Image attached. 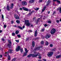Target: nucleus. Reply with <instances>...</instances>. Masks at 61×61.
Instances as JSON below:
<instances>
[{"label": "nucleus", "mask_w": 61, "mask_h": 61, "mask_svg": "<svg viewBox=\"0 0 61 61\" xmlns=\"http://www.w3.org/2000/svg\"><path fill=\"white\" fill-rule=\"evenodd\" d=\"M40 55V54L39 53H38V52H34V54H32L28 55V56L27 57H30V56H32V57H36L37 56H39Z\"/></svg>", "instance_id": "obj_1"}, {"label": "nucleus", "mask_w": 61, "mask_h": 61, "mask_svg": "<svg viewBox=\"0 0 61 61\" xmlns=\"http://www.w3.org/2000/svg\"><path fill=\"white\" fill-rule=\"evenodd\" d=\"M25 25L27 26H29L31 25V23H29V20H25Z\"/></svg>", "instance_id": "obj_2"}, {"label": "nucleus", "mask_w": 61, "mask_h": 61, "mask_svg": "<svg viewBox=\"0 0 61 61\" xmlns=\"http://www.w3.org/2000/svg\"><path fill=\"white\" fill-rule=\"evenodd\" d=\"M25 53L23 55V56H25L27 54V52H28V50L26 48H25Z\"/></svg>", "instance_id": "obj_3"}, {"label": "nucleus", "mask_w": 61, "mask_h": 61, "mask_svg": "<svg viewBox=\"0 0 61 61\" xmlns=\"http://www.w3.org/2000/svg\"><path fill=\"white\" fill-rule=\"evenodd\" d=\"M56 32V29H52L51 30V35L54 34Z\"/></svg>", "instance_id": "obj_4"}, {"label": "nucleus", "mask_w": 61, "mask_h": 61, "mask_svg": "<svg viewBox=\"0 0 61 61\" xmlns=\"http://www.w3.org/2000/svg\"><path fill=\"white\" fill-rule=\"evenodd\" d=\"M53 54V52H50L48 53L47 54L48 56L49 57H50L51 56H52Z\"/></svg>", "instance_id": "obj_5"}, {"label": "nucleus", "mask_w": 61, "mask_h": 61, "mask_svg": "<svg viewBox=\"0 0 61 61\" xmlns=\"http://www.w3.org/2000/svg\"><path fill=\"white\" fill-rule=\"evenodd\" d=\"M8 42H9V44L8 45H7V46L9 47L11 46V41H10L9 40H8Z\"/></svg>", "instance_id": "obj_6"}, {"label": "nucleus", "mask_w": 61, "mask_h": 61, "mask_svg": "<svg viewBox=\"0 0 61 61\" xmlns=\"http://www.w3.org/2000/svg\"><path fill=\"white\" fill-rule=\"evenodd\" d=\"M20 46H18L16 47V52H18V51H19V50H20Z\"/></svg>", "instance_id": "obj_7"}, {"label": "nucleus", "mask_w": 61, "mask_h": 61, "mask_svg": "<svg viewBox=\"0 0 61 61\" xmlns=\"http://www.w3.org/2000/svg\"><path fill=\"white\" fill-rule=\"evenodd\" d=\"M50 36H51V35L49 34H47L46 36V38L47 39H48V38H49L50 37Z\"/></svg>", "instance_id": "obj_8"}, {"label": "nucleus", "mask_w": 61, "mask_h": 61, "mask_svg": "<svg viewBox=\"0 0 61 61\" xmlns=\"http://www.w3.org/2000/svg\"><path fill=\"white\" fill-rule=\"evenodd\" d=\"M50 3V1L48 0L46 4V6H49V5Z\"/></svg>", "instance_id": "obj_9"}, {"label": "nucleus", "mask_w": 61, "mask_h": 61, "mask_svg": "<svg viewBox=\"0 0 61 61\" xmlns=\"http://www.w3.org/2000/svg\"><path fill=\"white\" fill-rule=\"evenodd\" d=\"M14 17L16 19H19V17L18 16V15L15 14V15H14Z\"/></svg>", "instance_id": "obj_10"}, {"label": "nucleus", "mask_w": 61, "mask_h": 61, "mask_svg": "<svg viewBox=\"0 0 61 61\" xmlns=\"http://www.w3.org/2000/svg\"><path fill=\"white\" fill-rule=\"evenodd\" d=\"M37 35V30H36L34 33V36H36Z\"/></svg>", "instance_id": "obj_11"}, {"label": "nucleus", "mask_w": 61, "mask_h": 61, "mask_svg": "<svg viewBox=\"0 0 61 61\" xmlns=\"http://www.w3.org/2000/svg\"><path fill=\"white\" fill-rule=\"evenodd\" d=\"M41 47H38L37 48H36L35 50H39L40 49V48H41Z\"/></svg>", "instance_id": "obj_12"}, {"label": "nucleus", "mask_w": 61, "mask_h": 61, "mask_svg": "<svg viewBox=\"0 0 61 61\" xmlns=\"http://www.w3.org/2000/svg\"><path fill=\"white\" fill-rule=\"evenodd\" d=\"M22 4L23 5H27V3L25 2H22Z\"/></svg>", "instance_id": "obj_13"}, {"label": "nucleus", "mask_w": 61, "mask_h": 61, "mask_svg": "<svg viewBox=\"0 0 61 61\" xmlns=\"http://www.w3.org/2000/svg\"><path fill=\"white\" fill-rule=\"evenodd\" d=\"M22 8L24 10L26 11H28V9L24 7H23Z\"/></svg>", "instance_id": "obj_14"}, {"label": "nucleus", "mask_w": 61, "mask_h": 61, "mask_svg": "<svg viewBox=\"0 0 61 61\" xmlns=\"http://www.w3.org/2000/svg\"><path fill=\"white\" fill-rule=\"evenodd\" d=\"M13 6H14V4H11L10 5V9H13Z\"/></svg>", "instance_id": "obj_15"}, {"label": "nucleus", "mask_w": 61, "mask_h": 61, "mask_svg": "<svg viewBox=\"0 0 61 61\" xmlns=\"http://www.w3.org/2000/svg\"><path fill=\"white\" fill-rule=\"evenodd\" d=\"M8 52H6L5 53V55H4L5 56H7V55H8Z\"/></svg>", "instance_id": "obj_16"}, {"label": "nucleus", "mask_w": 61, "mask_h": 61, "mask_svg": "<svg viewBox=\"0 0 61 61\" xmlns=\"http://www.w3.org/2000/svg\"><path fill=\"white\" fill-rule=\"evenodd\" d=\"M34 2V0H30L29 1V3L30 4L33 3Z\"/></svg>", "instance_id": "obj_17"}, {"label": "nucleus", "mask_w": 61, "mask_h": 61, "mask_svg": "<svg viewBox=\"0 0 61 61\" xmlns=\"http://www.w3.org/2000/svg\"><path fill=\"white\" fill-rule=\"evenodd\" d=\"M7 10L8 11H10V8H9V5H7Z\"/></svg>", "instance_id": "obj_18"}, {"label": "nucleus", "mask_w": 61, "mask_h": 61, "mask_svg": "<svg viewBox=\"0 0 61 61\" xmlns=\"http://www.w3.org/2000/svg\"><path fill=\"white\" fill-rule=\"evenodd\" d=\"M35 42H34V41L32 42V46H33V47H34V46H35Z\"/></svg>", "instance_id": "obj_19"}, {"label": "nucleus", "mask_w": 61, "mask_h": 61, "mask_svg": "<svg viewBox=\"0 0 61 61\" xmlns=\"http://www.w3.org/2000/svg\"><path fill=\"white\" fill-rule=\"evenodd\" d=\"M40 18L38 19L37 20H36V21H37L36 24H37L38 22H39V21H40Z\"/></svg>", "instance_id": "obj_20"}, {"label": "nucleus", "mask_w": 61, "mask_h": 61, "mask_svg": "<svg viewBox=\"0 0 61 61\" xmlns=\"http://www.w3.org/2000/svg\"><path fill=\"white\" fill-rule=\"evenodd\" d=\"M46 7H44V8H43V10H42L41 12H44V11H45V10L46 9Z\"/></svg>", "instance_id": "obj_21"}, {"label": "nucleus", "mask_w": 61, "mask_h": 61, "mask_svg": "<svg viewBox=\"0 0 61 61\" xmlns=\"http://www.w3.org/2000/svg\"><path fill=\"white\" fill-rule=\"evenodd\" d=\"M9 53H10V54H11L12 53V52H13V50H10L9 51Z\"/></svg>", "instance_id": "obj_22"}, {"label": "nucleus", "mask_w": 61, "mask_h": 61, "mask_svg": "<svg viewBox=\"0 0 61 61\" xmlns=\"http://www.w3.org/2000/svg\"><path fill=\"white\" fill-rule=\"evenodd\" d=\"M61 56L60 55L56 57V58H59Z\"/></svg>", "instance_id": "obj_23"}, {"label": "nucleus", "mask_w": 61, "mask_h": 61, "mask_svg": "<svg viewBox=\"0 0 61 61\" xmlns=\"http://www.w3.org/2000/svg\"><path fill=\"white\" fill-rule=\"evenodd\" d=\"M15 33L16 34H18L19 33V31L18 30H17L15 31Z\"/></svg>", "instance_id": "obj_24"}, {"label": "nucleus", "mask_w": 61, "mask_h": 61, "mask_svg": "<svg viewBox=\"0 0 61 61\" xmlns=\"http://www.w3.org/2000/svg\"><path fill=\"white\" fill-rule=\"evenodd\" d=\"M1 18L2 20H4V15L2 14H1Z\"/></svg>", "instance_id": "obj_25"}, {"label": "nucleus", "mask_w": 61, "mask_h": 61, "mask_svg": "<svg viewBox=\"0 0 61 61\" xmlns=\"http://www.w3.org/2000/svg\"><path fill=\"white\" fill-rule=\"evenodd\" d=\"M10 58H11L10 57V55H8V60H10Z\"/></svg>", "instance_id": "obj_26"}, {"label": "nucleus", "mask_w": 61, "mask_h": 61, "mask_svg": "<svg viewBox=\"0 0 61 61\" xmlns=\"http://www.w3.org/2000/svg\"><path fill=\"white\" fill-rule=\"evenodd\" d=\"M18 27H19V29H21V30H22L23 28H22V27H21L19 26H18Z\"/></svg>", "instance_id": "obj_27"}, {"label": "nucleus", "mask_w": 61, "mask_h": 61, "mask_svg": "<svg viewBox=\"0 0 61 61\" xmlns=\"http://www.w3.org/2000/svg\"><path fill=\"white\" fill-rule=\"evenodd\" d=\"M16 22L17 23L19 24V23H20V21H19L18 20H16Z\"/></svg>", "instance_id": "obj_28"}, {"label": "nucleus", "mask_w": 61, "mask_h": 61, "mask_svg": "<svg viewBox=\"0 0 61 61\" xmlns=\"http://www.w3.org/2000/svg\"><path fill=\"white\" fill-rule=\"evenodd\" d=\"M41 45H43V44H44V42L43 41H42L41 42Z\"/></svg>", "instance_id": "obj_29"}, {"label": "nucleus", "mask_w": 61, "mask_h": 61, "mask_svg": "<svg viewBox=\"0 0 61 61\" xmlns=\"http://www.w3.org/2000/svg\"><path fill=\"white\" fill-rule=\"evenodd\" d=\"M46 46H47L48 45V42L47 41H46Z\"/></svg>", "instance_id": "obj_30"}, {"label": "nucleus", "mask_w": 61, "mask_h": 61, "mask_svg": "<svg viewBox=\"0 0 61 61\" xmlns=\"http://www.w3.org/2000/svg\"><path fill=\"white\" fill-rule=\"evenodd\" d=\"M12 36H15V33H13L12 34Z\"/></svg>", "instance_id": "obj_31"}, {"label": "nucleus", "mask_w": 61, "mask_h": 61, "mask_svg": "<svg viewBox=\"0 0 61 61\" xmlns=\"http://www.w3.org/2000/svg\"><path fill=\"white\" fill-rule=\"evenodd\" d=\"M17 36L19 38H20L21 37V35H17Z\"/></svg>", "instance_id": "obj_32"}, {"label": "nucleus", "mask_w": 61, "mask_h": 61, "mask_svg": "<svg viewBox=\"0 0 61 61\" xmlns=\"http://www.w3.org/2000/svg\"><path fill=\"white\" fill-rule=\"evenodd\" d=\"M33 11L31 12L30 13H29V15H31V14H32V13H33Z\"/></svg>", "instance_id": "obj_33"}, {"label": "nucleus", "mask_w": 61, "mask_h": 61, "mask_svg": "<svg viewBox=\"0 0 61 61\" xmlns=\"http://www.w3.org/2000/svg\"><path fill=\"white\" fill-rule=\"evenodd\" d=\"M56 22L57 23H59V20H56Z\"/></svg>", "instance_id": "obj_34"}, {"label": "nucleus", "mask_w": 61, "mask_h": 61, "mask_svg": "<svg viewBox=\"0 0 61 61\" xmlns=\"http://www.w3.org/2000/svg\"><path fill=\"white\" fill-rule=\"evenodd\" d=\"M57 3L59 4H60V1L59 0H57Z\"/></svg>", "instance_id": "obj_35"}, {"label": "nucleus", "mask_w": 61, "mask_h": 61, "mask_svg": "<svg viewBox=\"0 0 61 61\" xmlns=\"http://www.w3.org/2000/svg\"><path fill=\"white\" fill-rule=\"evenodd\" d=\"M59 12L60 13H61V7L59 8Z\"/></svg>", "instance_id": "obj_36"}, {"label": "nucleus", "mask_w": 61, "mask_h": 61, "mask_svg": "<svg viewBox=\"0 0 61 61\" xmlns=\"http://www.w3.org/2000/svg\"><path fill=\"white\" fill-rule=\"evenodd\" d=\"M35 10H39V8H37L36 9H35Z\"/></svg>", "instance_id": "obj_37"}, {"label": "nucleus", "mask_w": 61, "mask_h": 61, "mask_svg": "<svg viewBox=\"0 0 61 61\" xmlns=\"http://www.w3.org/2000/svg\"><path fill=\"white\" fill-rule=\"evenodd\" d=\"M6 25H4V28H6Z\"/></svg>", "instance_id": "obj_38"}, {"label": "nucleus", "mask_w": 61, "mask_h": 61, "mask_svg": "<svg viewBox=\"0 0 61 61\" xmlns=\"http://www.w3.org/2000/svg\"><path fill=\"white\" fill-rule=\"evenodd\" d=\"M15 41L17 43H18L19 42V40H15Z\"/></svg>", "instance_id": "obj_39"}, {"label": "nucleus", "mask_w": 61, "mask_h": 61, "mask_svg": "<svg viewBox=\"0 0 61 61\" xmlns=\"http://www.w3.org/2000/svg\"><path fill=\"white\" fill-rule=\"evenodd\" d=\"M53 45L51 44L50 45V47H53Z\"/></svg>", "instance_id": "obj_40"}, {"label": "nucleus", "mask_w": 61, "mask_h": 61, "mask_svg": "<svg viewBox=\"0 0 61 61\" xmlns=\"http://www.w3.org/2000/svg\"><path fill=\"white\" fill-rule=\"evenodd\" d=\"M23 50L22 49H21L20 50V52L21 53H22V52H23Z\"/></svg>", "instance_id": "obj_41"}, {"label": "nucleus", "mask_w": 61, "mask_h": 61, "mask_svg": "<svg viewBox=\"0 0 61 61\" xmlns=\"http://www.w3.org/2000/svg\"><path fill=\"white\" fill-rule=\"evenodd\" d=\"M2 56H3L2 55H0V58H2Z\"/></svg>", "instance_id": "obj_42"}, {"label": "nucleus", "mask_w": 61, "mask_h": 61, "mask_svg": "<svg viewBox=\"0 0 61 61\" xmlns=\"http://www.w3.org/2000/svg\"><path fill=\"white\" fill-rule=\"evenodd\" d=\"M42 1H43V0H40L39 1V2H42Z\"/></svg>", "instance_id": "obj_43"}, {"label": "nucleus", "mask_w": 61, "mask_h": 61, "mask_svg": "<svg viewBox=\"0 0 61 61\" xmlns=\"http://www.w3.org/2000/svg\"><path fill=\"white\" fill-rule=\"evenodd\" d=\"M2 40L3 41H5V39H4V38H2Z\"/></svg>", "instance_id": "obj_44"}, {"label": "nucleus", "mask_w": 61, "mask_h": 61, "mask_svg": "<svg viewBox=\"0 0 61 61\" xmlns=\"http://www.w3.org/2000/svg\"><path fill=\"white\" fill-rule=\"evenodd\" d=\"M39 58L40 59H41V56H39Z\"/></svg>", "instance_id": "obj_45"}, {"label": "nucleus", "mask_w": 61, "mask_h": 61, "mask_svg": "<svg viewBox=\"0 0 61 61\" xmlns=\"http://www.w3.org/2000/svg\"><path fill=\"white\" fill-rule=\"evenodd\" d=\"M14 23V21H11V24H13Z\"/></svg>", "instance_id": "obj_46"}, {"label": "nucleus", "mask_w": 61, "mask_h": 61, "mask_svg": "<svg viewBox=\"0 0 61 61\" xmlns=\"http://www.w3.org/2000/svg\"><path fill=\"white\" fill-rule=\"evenodd\" d=\"M51 23V21H48V23Z\"/></svg>", "instance_id": "obj_47"}, {"label": "nucleus", "mask_w": 61, "mask_h": 61, "mask_svg": "<svg viewBox=\"0 0 61 61\" xmlns=\"http://www.w3.org/2000/svg\"><path fill=\"white\" fill-rule=\"evenodd\" d=\"M53 5H55V6H56V4L55 3H53Z\"/></svg>", "instance_id": "obj_48"}, {"label": "nucleus", "mask_w": 61, "mask_h": 61, "mask_svg": "<svg viewBox=\"0 0 61 61\" xmlns=\"http://www.w3.org/2000/svg\"><path fill=\"white\" fill-rule=\"evenodd\" d=\"M47 26V25H46V24H45L44 25V26H45V27H46V26Z\"/></svg>", "instance_id": "obj_49"}, {"label": "nucleus", "mask_w": 61, "mask_h": 61, "mask_svg": "<svg viewBox=\"0 0 61 61\" xmlns=\"http://www.w3.org/2000/svg\"><path fill=\"white\" fill-rule=\"evenodd\" d=\"M44 29H43L41 30V31H42V32H44Z\"/></svg>", "instance_id": "obj_50"}, {"label": "nucleus", "mask_w": 61, "mask_h": 61, "mask_svg": "<svg viewBox=\"0 0 61 61\" xmlns=\"http://www.w3.org/2000/svg\"><path fill=\"white\" fill-rule=\"evenodd\" d=\"M19 9L20 10H22L23 9H22V8H20Z\"/></svg>", "instance_id": "obj_51"}, {"label": "nucleus", "mask_w": 61, "mask_h": 61, "mask_svg": "<svg viewBox=\"0 0 61 61\" xmlns=\"http://www.w3.org/2000/svg\"><path fill=\"white\" fill-rule=\"evenodd\" d=\"M43 60L44 61H46V59H43Z\"/></svg>", "instance_id": "obj_52"}, {"label": "nucleus", "mask_w": 61, "mask_h": 61, "mask_svg": "<svg viewBox=\"0 0 61 61\" xmlns=\"http://www.w3.org/2000/svg\"><path fill=\"white\" fill-rule=\"evenodd\" d=\"M58 0H53V1H57Z\"/></svg>", "instance_id": "obj_53"}, {"label": "nucleus", "mask_w": 61, "mask_h": 61, "mask_svg": "<svg viewBox=\"0 0 61 61\" xmlns=\"http://www.w3.org/2000/svg\"><path fill=\"white\" fill-rule=\"evenodd\" d=\"M25 26H23L22 27L23 28H25Z\"/></svg>", "instance_id": "obj_54"}, {"label": "nucleus", "mask_w": 61, "mask_h": 61, "mask_svg": "<svg viewBox=\"0 0 61 61\" xmlns=\"http://www.w3.org/2000/svg\"><path fill=\"white\" fill-rule=\"evenodd\" d=\"M55 13H56V12L54 11L53 12V14H55Z\"/></svg>", "instance_id": "obj_55"}, {"label": "nucleus", "mask_w": 61, "mask_h": 61, "mask_svg": "<svg viewBox=\"0 0 61 61\" xmlns=\"http://www.w3.org/2000/svg\"><path fill=\"white\" fill-rule=\"evenodd\" d=\"M2 32V30H0V33H1Z\"/></svg>", "instance_id": "obj_56"}, {"label": "nucleus", "mask_w": 61, "mask_h": 61, "mask_svg": "<svg viewBox=\"0 0 61 61\" xmlns=\"http://www.w3.org/2000/svg\"><path fill=\"white\" fill-rule=\"evenodd\" d=\"M50 13V11H49L48 12V14H49Z\"/></svg>", "instance_id": "obj_57"}, {"label": "nucleus", "mask_w": 61, "mask_h": 61, "mask_svg": "<svg viewBox=\"0 0 61 61\" xmlns=\"http://www.w3.org/2000/svg\"><path fill=\"white\" fill-rule=\"evenodd\" d=\"M29 12H31V10H29Z\"/></svg>", "instance_id": "obj_58"}, {"label": "nucleus", "mask_w": 61, "mask_h": 61, "mask_svg": "<svg viewBox=\"0 0 61 61\" xmlns=\"http://www.w3.org/2000/svg\"><path fill=\"white\" fill-rule=\"evenodd\" d=\"M30 32H32V30H30Z\"/></svg>", "instance_id": "obj_59"}, {"label": "nucleus", "mask_w": 61, "mask_h": 61, "mask_svg": "<svg viewBox=\"0 0 61 61\" xmlns=\"http://www.w3.org/2000/svg\"><path fill=\"white\" fill-rule=\"evenodd\" d=\"M60 22H61V19H60Z\"/></svg>", "instance_id": "obj_60"}, {"label": "nucleus", "mask_w": 61, "mask_h": 61, "mask_svg": "<svg viewBox=\"0 0 61 61\" xmlns=\"http://www.w3.org/2000/svg\"><path fill=\"white\" fill-rule=\"evenodd\" d=\"M7 44H6V45H5V46H7Z\"/></svg>", "instance_id": "obj_61"}, {"label": "nucleus", "mask_w": 61, "mask_h": 61, "mask_svg": "<svg viewBox=\"0 0 61 61\" xmlns=\"http://www.w3.org/2000/svg\"><path fill=\"white\" fill-rule=\"evenodd\" d=\"M14 26H15V27H16V25H14Z\"/></svg>", "instance_id": "obj_62"}, {"label": "nucleus", "mask_w": 61, "mask_h": 61, "mask_svg": "<svg viewBox=\"0 0 61 61\" xmlns=\"http://www.w3.org/2000/svg\"><path fill=\"white\" fill-rule=\"evenodd\" d=\"M31 26H32V27L33 26V25H31Z\"/></svg>", "instance_id": "obj_63"}, {"label": "nucleus", "mask_w": 61, "mask_h": 61, "mask_svg": "<svg viewBox=\"0 0 61 61\" xmlns=\"http://www.w3.org/2000/svg\"><path fill=\"white\" fill-rule=\"evenodd\" d=\"M41 60H39L38 61H41Z\"/></svg>", "instance_id": "obj_64"}]
</instances>
